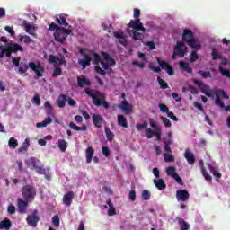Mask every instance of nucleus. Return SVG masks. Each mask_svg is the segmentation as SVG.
<instances>
[{"label": "nucleus", "instance_id": "f257e3e1", "mask_svg": "<svg viewBox=\"0 0 230 230\" xmlns=\"http://www.w3.org/2000/svg\"><path fill=\"white\" fill-rule=\"evenodd\" d=\"M88 55H91V60L93 61V66H95V73H98L101 76H105L107 73H111V66H116V61L107 52L101 53L106 63L102 60L100 54L95 53L93 50H88Z\"/></svg>", "mask_w": 230, "mask_h": 230}, {"label": "nucleus", "instance_id": "f03ea898", "mask_svg": "<svg viewBox=\"0 0 230 230\" xmlns=\"http://www.w3.org/2000/svg\"><path fill=\"white\" fill-rule=\"evenodd\" d=\"M19 52L24 53V48L19 45V43L11 41L6 46H0V58H4V57L10 58V57H12V53L15 54Z\"/></svg>", "mask_w": 230, "mask_h": 230}, {"label": "nucleus", "instance_id": "7ed1b4c3", "mask_svg": "<svg viewBox=\"0 0 230 230\" xmlns=\"http://www.w3.org/2000/svg\"><path fill=\"white\" fill-rule=\"evenodd\" d=\"M85 94L92 98V102L95 107H104L109 109V102L105 101V95L100 92H93V90L86 88L84 90Z\"/></svg>", "mask_w": 230, "mask_h": 230}, {"label": "nucleus", "instance_id": "20e7f679", "mask_svg": "<svg viewBox=\"0 0 230 230\" xmlns=\"http://www.w3.org/2000/svg\"><path fill=\"white\" fill-rule=\"evenodd\" d=\"M48 62L49 64H54V72L52 74L53 78H57L62 75V68L58 67L59 66H67V61H66V58H64V56L58 58L55 55H49Z\"/></svg>", "mask_w": 230, "mask_h": 230}, {"label": "nucleus", "instance_id": "39448f33", "mask_svg": "<svg viewBox=\"0 0 230 230\" xmlns=\"http://www.w3.org/2000/svg\"><path fill=\"white\" fill-rule=\"evenodd\" d=\"M68 35H73V30L71 29V26H69L68 29H66L64 27H58V29L54 32V39L57 42L64 44L66 40H67Z\"/></svg>", "mask_w": 230, "mask_h": 230}, {"label": "nucleus", "instance_id": "423d86ee", "mask_svg": "<svg viewBox=\"0 0 230 230\" xmlns=\"http://www.w3.org/2000/svg\"><path fill=\"white\" fill-rule=\"evenodd\" d=\"M25 163L29 168H31L32 166V168L36 171L37 173H39V175H45L46 179H49V176L46 174V169L42 167V163H40L39 159L31 157Z\"/></svg>", "mask_w": 230, "mask_h": 230}, {"label": "nucleus", "instance_id": "0eeeda50", "mask_svg": "<svg viewBox=\"0 0 230 230\" xmlns=\"http://www.w3.org/2000/svg\"><path fill=\"white\" fill-rule=\"evenodd\" d=\"M22 195L24 200L32 202L33 199L37 196V189L32 185H24L22 190Z\"/></svg>", "mask_w": 230, "mask_h": 230}, {"label": "nucleus", "instance_id": "6e6552de", "mask_svg": "<svg viewBox=\"0 0 230 230\" xmlns=\"http://www.w3.org/2000/svg\"><path fill=\"white\" fill-rule=\"evenodd\" d=\"M186 51H188V47L182 41H177L176 46L174 47V52L172 54V60H175V57H179L180 58H184V55H186Z\"/></svg>", "mask_w": 230, "mask_h": 230}, {"label": "nucleus", "instance_id": "1a4fd4ad", "mask_svg": "<svg viewBox=\"0 0 230 230\" xmlns=\"http://www.w3.org/2000/svg\"><path fill=\"white\" fill-rule=\"evenodd\" d=\"M29 68L33 71L36 75V78H42L44 75V66L40 64V61L38 62H30Z\"/></svg>", "mask_w": 230, "mask_h": 230}, {"label": "nucleus", "instance_id": "9d476101", "mask_svg": "<svg viewBox=\"0 0 230 230\" xmlns=\"http://www.w3.org/2000/svg\"><path fill=\"white\" fill-rule=\"evenodd\" d=\"M79 53L84 57V59H79L78 64L79 66H82L83 69H85V67H89L91 66V54H89V50H79Z\"/></svg>", "mask_w": 230, "mask_h": 230}, {"label": "nucleus", "instance_id": "9b49d317", "mask_svg": "<svg viewBox=\"0 0 230 230\" xmlns=\"http://www.w3.org/2000/svg\"><path fill=\"white\" fill-rule=\"evenodd\" d=\"M194 84L195 85H198V87H199L200 92L203 93L205 96H208V98L213 97V92L211 91V89H209V85L203 84L202 81L197 79H194Z\"/></svg>", "mask_w": 230, "mask_h": 230}, {"label": "nucleus", "instance_id": "f8f14e48", "mask_svg": "<svg viewBox=\"0 0 230 230\" xmlns=\"http://www.w3.org/2000/svg\"><path fill=\"white\" fill-rule=\"evenodd\" d=\"M156 62L160 66L161 69H163V71H166L169 76H173V75H175V70L172 67V66H170L168 62L162 60L161 58H157Z\"/></svg>", "mask_w": 230, "mask_h": 230}, {"label": "nucleus", "instance_id": "ddd939ff", "mask_svg": "<svg viewBox=\"0 0 230 230\" xmlns=\"http://www.w3.org/2000/svg\"><path fill=\"white\" fill-rule=\"evenodd\" d=\"M129 28H133V30H136V31H142L145 33L146 31H150V30H146L145 27H143V22H141V20L139 18H137L136 20H131L128 24Z\"/></svg>", "mask_w": 230, "mask_h": 230}, {"label": "nucleus", "instance_id": "4468645a", "mask_svg": "<svg viewBox=\"0 0 230 230\" xmlns=\"http://www.w3.org/2000/svg\"><path fill=\"white\" fill-rule=\"evenodd\" d=\"M27 224L31 226V227H37V224L40 220V217H39V210H34L31 215H29L26 218Z\"/></svg>", "mask_w": 230, "mask_h": 230}, {"label": "nucleus", "instance_id": "2eb2a0df", "mask_svg": "<svg viewBox=\"0 0 230 230\" xmlns=\"http://www.w3.org/2000/svg\"><path fill=\"white\" fill-rule=\"evenodd\" d=\"M220 98L229 100V96L222 89H218L216 92V105H217L218 107H225L224 102H222V99Z\"/></svg>", "mask_w": 230, "mask_h": 230}, {"label": "nucleus", "instance_id": "dca6fc26", "mask_svg": "<svg viewBox=\"0 0 230 230\" xmlns=\"http://www.w3.org/2000/svg\"><path fill=\"white\" fill-rule=\"evenodd\" d=\"M118 108L124 112V114L128 115L132 112L134 107L132 104L128 103V101L123 100L119 105Z\"/></svg>", "mask_w": 230, "mask_h": 230}, {"label": "nucleus", "instance_id": "f3484780", "mask_svg": "<svg viewBox=\"0 0 230 230\" xmlns=\"http://www.w3.org/2000/svg\"><path fill=\"white\" fill-rule=\"evenodd\" d=\"M176 199L178 202H186L190 200V192H188L186 190H178L176 191Z\"/></svg>", "mask_w": 230, "mask_h": 230}, {"label": "nucleus", "instance_id": "a211bd4d", "mask_svg": "<svg viewBox=\"0 0 230 230\" xmlns=\"http://www.w3.org/2000/svg\"><path fill=\"white\" fill-rule=\"evenodd\" d=\"M29 202H31L30 200L22 199H18L17 206H18V211L22 215H24L26 211H28V204Z\"/></svg>", "mask_w": 230, "mask_h": 230}, {"label": "nucleus", "instance_id": "6ab92c4d", "mask_svg": "<svg viewBox=\"0 0 230 230\" xmlns=\"http://www.w3.org/2000/svg\"><path fill=\"white\" fill-rule=\"evenodd\" d=\"M73 199H75V192L70 190L63 196V204L69 208L73 204Z\"/></svg>", "mask_w": 230, "mask_h": 230}, {"label": "nucleus", "instance_id": "aec40b11", "mask_svg": "<svg viewBox=\"0 0 230 230\" xmlns=\"http://www.w3.org/2000/svg\"><path fill=\"white\" fill-rule=\"evenodd\" d=\"M113 37L119 40V42L121 44V46L126 47L128 44V41L127 40V36H125V33L123 32L114 31Z\"/></svg>", "mask_w": 230, "mask_h": 230}, {"label": "nucleus", "instance_id": "412c9836", "mask_svg": "<svg viewBox=\"0 0 230 230\" xmlns=\"http://www.w3.org/2000/svg\"><path fill=\"white\" fill-rule=\"evenodd\" d=\"M184 157L188 164H190L191 166H193V164H195V161H197V158H195V155H193V153H191L190 149L185 150Z\"/></svg>", "mask_w": 230, "mask_h": 230}, {"label": "nucleus", "instance_id": "4be33fe9", "mask_svg": "<svg viewBox=\"0 0 230 230\" xmlns=\"http://www.w3.org/2000/svg\"><path fill=\"white\" fill-rule=\"evenodd\" d=\"M195 39V34L191 30L184 29L183 34H182V40L184 42H187V44Z\"/></svg>", "mask_w": 230, "mask_h": 230}, {"label": "nucleus", "instance_id": "5701e85b", "mask_svg": "<svg viewBox=\"0 0 230 230\" xmlns=\"http://www.w3.org/2000/svg\"><path fill=\"white\" fill-rule=\"evenodd\" d=\"M93 123L96 128H102L103 127V118L102 115L93 114L92 116Z\"/></svg>", "mask_w": 230, "mask_h": 230}, {"label": "nucleus", "instance_id": "b1692460", "mask_svg": "<svg viewBox=\"0 0 230 230\" xmlns=\"http://www.w3.org/2000/svg\"><path fill=\"white\" fill-rule=\"evenodd\" d=\"M67 95L60 94L56 100V103L59 109H64L66 107V102H67Z\"/></svg>", "mask_w": 230, "mask_h": 230}, {"label": "nucleus", "instance_id": "393cba45", "mask_svg": "<svg viewBox=\"0 0 230 230\" xmlns=\"http://www.w3.org/2000/svg\"><path fill=\"white\" fill-rule=\"evenodd\" d=\"M117 121H118L119 127L128 128V122L127 121V118H125V115L119 114L117 116Z\"/></svg>", "mask_w": 230, "mask_h": 230}, {"label": "nucleus", "instance_id": "a878e982", "mask_svg": "<svg viewBox=\"0 0 230 230\" xmlns=\"http://www.w3.org/2000/svg\"><path fill=\"white\" fill-rule=\"evenodd\" d=\"M22 26L25 28L26 32L29 33V35H35V27L30 24V22L24 20L22 22Z\"/></svg>", "mask_w": 230, "mask_h": 230}, {"label": "nucleus", "instance_id": "bb28decb", "mask_svg": "<svg viewBox=\"0 0 230 230\" xmlns=\"http://www.w3.org/2000/svg\"><path fill=\"white\" fill-rule=\"evenodd\" d=\"M179 65L181 71H186V73H189V75H191V73H193V68L190 66V64L188 62L180 61Z\"/></svg>", "mask_w": 230, "mask_h": 230}, {"label": "nucleus", "instance_id": "cd10ccee", "mask_svg": "<svg viewBox=\"0 0 230 230\" xmlns=\"http://www.w3.org/2000/svg\"><path fill=\"white\" fill-rule=\"evenodd\" d=\"M187 44L188 46H190V48H192V49H196L197 51H199V49H201L202 48V45L200 44V40L195 38Z\"/></svg>", "mask_w": 230, "mask_h": 230}, {"label": "nucleus", "instance_id": "c85d7f7f", "mask_svg": "<svg viewBox=\"0 0 230 230\" xmlns=\"http://www.w3.org/2000/svg\"><path fill=\"white\" fill-rule=\"evenodd\" d=\"M93 157H94V149L92 146H89L86 149V163L90 164L93 162Z\"/></svg>", "mask_w": 230, "mask_h": 230}, {"label": "nucleus", "instance_id": "c756f323", "mask_svg": "<svg viewBox=\"0 0 230 230\" xmlns=\"http://www.w3.org/2000/svg\"><path fill=\"white\" fill-rule=\"evenodd\" d=\"M208 166L210 173H212L214 177H217V179H222V173L217 170V167L211 165V164H208Z\"/></svg>", "mask_w": 230, "mask_h": 230}, {"label": "nucleus", "instance_id": "7c9ffc66", "mask_svg": "<svg viewBox=\"0 0 230 230\" xmlns=\"http://www.w3.org/2000/svg\"><path fill=\"white\" fill-rule=\"evenodd\" d=\"M28 69H30V64L21 62L20 66H18V73L19 75H24L27 73Z\"/></svg>", "mask_w": 230, "mask_h": 230}, {"label": "nucleus", "instance_id": "2f4dec72", "mask_svg": "<svg viewBox=\"0 0 230 230\" xmlns=\"http://www.w3.org/2000/svg\"><path fill=\"white\" fill-rule=\"evenodd\" d=\"M181 230H190V224L181 217H177Z\"/></svg>", "mask_w": 230, "mask_h": 230}, {"label": "nucleus", "instance_id": "473e14b6", "mask_svg": "<svg viewBox=\"0 0 230 230\" xmlns=\"http://www.w3.org/2000/svg\"><path fill=\"white\" fill-rule=\"evenodd\" d=\"M12 227V221L8 218H4L0 222V229L9 230Z\"/></svg>", "mask_w": 230, "mask_h": 230}, {"label": "nucleus", "instance_id": "72a5a7b5", "mask_svg": "<svg viewBox=\"0 0 230 230\" xmlns=\"http://www.w3.org/2000/svg\"><path fill=\"white\" fill-rule=\"evenodd\" d=\"M56 22H58L59 26H65V27L69 26V23L67 22V19H66L64 15H58L56 19Z\"/></svg>", "mask_w": 230, "mask_h": 230}, {"label": "nucleus", "instance_id": "f704fd0d", "mask_svg": "<svg viewBox=\"0 0 230 230\" xmlns=\"http://www.w3.org/2000/svg\"><path fill=\"white\" fill-rule=\"evenodd\" d=\"M30 147V139L26 138L22 143V146L18 148L19 154H22L24 152H28V148Z\"/></svg>", "mask_w": 230, "mask_h": 230}, {"label": "nucleus", "instance_id": "c9c22d12", "mask_svg": "<svg viewBox=\"0 0 230 230\" xmlns=\"http://www.w3.org/2000/svg\"><path fill=\"white\" fill-rule=\"evenodd\" d=\"M154 184L157 190H166V183H164V180L163 179L154 180Z\"/></svg>", "mask_w": 230, "mask_h": 230}, {"label": "nucleus", "instance_id": "e433bc0d", "mask_svg": "<svg viewBox=\"0 0 230 230\" xmlns=\"http://www.w3.org/2000/svg\"><path fill=\"white\" fill-rule=\"evenodd\" d=\"M77 85L78 87H85V85H91V81H89V79H86L85 77H78Z\"/></svg>", "mask_w": 230, "mask_h": 230}, {"label": "nucleus", "instance_id": "4c0bfd02", "mask_svg": "<svg viewBox=\"0 0 230 230\" xmlns=\"http://www.w3.org/2000/svg\"><path fill=\"white\" fill-rule=\"evenodd\" d=\"M201 173L208 182H211L213 181V177H211V175L208 173V171L206 170V167H204V165L201 166Z\"/></svg>", "mask_w": 230, "mask_h": 230}, {"label": "nucleus", "instance_id": "58836bf2", "mask_svg": "<svg viewBox=\"0 0 230 230\" xmlns=\"http://www.w3.org/2000/svg\"><path fill=\"white\" fill-rule=\"evenodd\" d=\"M58 146L61 152H66L67 150V142L64 139H59L58 141Z\"/></svg>", "mask_w": 230, "mask_h": 230}, {"label": "nucleus", "instance_id": "ea45409f", "mask_svg": "<svg viewBox=\"0 0 230 230\" xmlns=\"http://www.w3.org/2000/svg\"><path fill=\"white\" fill-rule=\"evenodd\" d=\"M104 130L107 141H112V139H114V133L111 131V128H109V127H106Z\"/></svg>", "mask_w": 230, "mask_h": 230}, {"label": "nucleus", "instance_id": "a19ab883", "mask_svg": "<svg viewBox=\"0 0 230 230\" xmlns=\"http://www.w3.org/2000/svg\"><path fill=\"white\" fill-rule=\"evenodd\" d=\"M20 42H24L25 44H31V42H33L31 38L28 35H20L19 36Z\"/></svg>", "mask_w": 230, "mask_h": 230}, {"label": "nucleus", "instance_id": "79ce46f5", "mask_svg": "<svg viewBox=\"0 0 230 230\" xmlns=\"http://www.w3.org/2000/svg\"><path fill=\"white\" fill-rule=\"evenodd\" d=\"M70 128H73V130H77V131H85L87 130V127L83 126V127H78L75 122H70L69 124Z\"/></svg>", "mask_w": 230, "mask_h": 230}, {"label": "nucleus", "instance_id": "37998d69", "mask_svg": "<svg viewBox=\"0 0 230 230\" xmlns=\"http://www.w3.org/2000/svg\"><path fill=\"white\" fill-rule=\"evenodd\" d=\"M8 146L10 148H17V146H19V142L14 137H11L8 141Z\"/></svg>", "mask_w": 230, "mask_h": 230}, {"label": "nucleus", "instance_id": "c03bdc74", "mask_svg": "<svg viewBox=\"0 0 230 230\" xmlns=\"http://www.w3.org/2000/svg\"><path fill=\"white\" fill-rule=\"evenodd\" d=\"M166 173L169 177H174L177 172L175 171V167L170 166L166 169Z\"/></svg>", "mask_w": 230, "mask_h": 230}, {"label": "nucleus", "instance_id": "a18cd8bd", "mask_svg": "<svg viewBox=\"0 0 230 230\" xmlns=\"http://www.w3.org/2000/svg\"><path fill=\"white\" fill-rule=\"evenodd\" d=\"M160 119L162 123H164V127H166L167 128H170V127H172V121H170L168 118L161 116Z\"/></svg>", "mask_w": 230, "mask_h": 230}, {"label": "nucleus", "instance_id": "49530a36", "mask_svg": "<svg viewBox=\"0 0 230 230\" xmlns=\"http://www.w3.org/2000/svg\"><path fill=\"white\" fill-rule=\"evenodd\" d=\"M164 159L165 163H173V161H175V157H173V155H170V153L164 154Z\"/></svg>", "mask_w": 230, "mask_h": 230}, {"label": "nucleus", "instance_id": "de8ad7c7", "mask_svg": "<svg viewBox=\"0 0 230 230\" xmlns=\"http://www.w3.org/2000/svg\"><path fill=\"white\" fill-rule=\"evenodd\" d=\"M157 82H158L161 89H168V83H166V81L163 80V78L158 76Z\"/></svg>", "mask_w": 230, "mask_h": 230}, {"label": "nucleus", "instance_id": "09e8293b", "mask_svg": "<svg viewBox=\"0 0 230 230\" xmlns=\"http://www.w3.org/2000/svg\"><path fill=\"white\" fill-rule=\"evenodd\" d=\"M133 39L134 40H143V39H145V35H143L141 32L134 31Z\"/></svg>", "mask_w": 230, "mask_h": 230}, {"label": "nucleus", "instance_id": "8fccbe9b", "mask_svg": "<svg viewBox=\"0 0 230 230\" xmlns=\"http://www.w3.org/2000/svg\"><path fill=\"white\" fill-rule=\"evenodd\" d=\"M198 75H200V76L202 77V78H211V72H209V71H207V72H204V71H202V70H199L198 71Z\"/></svg>", "mask_w": 230, "mask_h": 230}, {"label": "nucleus", "instance_id": "3c124183", "mask_svg": "<svg viewBox=\"0 0 230 230\" xmlns=\"http://www.w3.org/2000/svg\"><path fill=\"white\" fill-rule=\"evenodd\" d=\"M197 60H199V54L194 50L190 53V62L193 64V62H197Z\"/></svg>", "mask_w": 230, "mask_h": 230}, {"label": "nucleus", "instance_id": "603ef678", "mask_svg": "<svg viewBox=\"0 0 230 230\" xmlns=\"http://www.w3.org/2000/svg\"><path fill=\"white\" fill-rule=\"evenodd\" d=\"M154 136H155V131L152 130V128L146 129V137H147V139H152Z\"/></svg>", "mask_w": 230, "mask_h": 230}, {"label": "nucleus", "instance_id": "864d4df0", "mask_svg": "<svg viewBox=\"0 0 230 230\" xmlns=\"http://www.w3.org/2000/svg\"><path fill=\"white\" fill-rule=\"evenodd\" d=\"M137 130L138 132H141V130H144V128H148V122L144 121L142 124H137Z\"/></svg>", "mask_w": 230, "mask_h": 230}, {"label": "nucleus", "instance_id": "5fc2aeb1", "mask_svg": "<svg viewBox=\"0 0 230 230\" xmlns=\"http://www.w3.org/2000/svg\"><path fill=\"white\" fill-rule=\"evenodd\" d=\"M52 224L55 226L57 228L60 227V217L58 216H54L52 217Z\"/></svg>", "mask_w": 230, "mask_h": 230}, {"label": "nucleus", "instance_id": "6e6d98bb", "mask_svg": "<svg viewBox=\"0 0 230 230\" xmlns=\"http://www.w3.org/2000/svg\"><path fill=\"white\" fill-rule=\"evenodd\" d=\"M219 72L221 73V75L223 76H226V78H229L230 79V70H227L224 67H219Z\"/></svg>", "mask_w": 230, "mask_h": 230}, {"label": "nucleus", "instance_id": "4d7b16f0", "mask_svg": "<svg viewBox=\"0 0 230 230\" xmlns=\"http://www.w3.org/2000/svg\"><path fill=\"white\" fill-rule=\"evenodd\" d=\"M150 197H151V194H150V191H148V190H144L142 191L143 200H150Z\"/></svg>", "mask_w": 230, "mask_h": 230}, {"label": "nucleus", "instance_id": "13d9d810", "mask_svg": "<svg viewBox=\"0 0 230 230\" xmlns=\"http://www.w3.org/2000/svg\"><path fill=\"white\" fill-rule=\"evenodd\" d=\"M12 64L14 66V67H19L21 65V57L13 58Z\"/></svg>", "mask_w": 230, "mask_h": 230}, {"label": "nucleus", "instance_id": "bf43d9fd", "mask_svg": "<svg viewBox=\"0 0 230 230\" xmlns=\"http://www.w3.org/2000/svg\"><path fill=\"white\" fill-rule=\"evenodd\" d=\"M219 58H222V57L218 54L217 49H212V60H218Z\"/></svg>", "mask_w": 230, "mask_h": 230}, {"label": "nucleus", "instance_id": "052dcab7", "mask_svg": "<svg viewBox=\"0 0 230 230\" xmlns=\"http://www.w3.org/2000/svg\"><path fill=\"white\" fill-rule=\"evenodd\" d=\"M158 107H159L161 112H166V114H168L170 112V109L167 108V106L165 104L160 103V104H158Z\"/></svg>", "mask_w": 230, "mask_h": 230}, {"label": "nucleus", "instance_id": "680f3d73", "mask_svg": "<svg viewBox=\"0 0 230 230\" xmlns=\"http://www.w3.org/2000/svg\"><path fill=\"white\" fill-rule=\"evenodd\" d=\"M102 152L104 157H109L111 155V149H109L108 146H102Z\"/></svg>", "mask_w": 230, "mask_h": 230}, {"label": "nucleus", "instance_id": "e2e57ef3", "mask_svg": "<svg viewBox=\"0 0 230 230\" xmlns=\"http://www.w3.org/2000/svg\"><path fill=\"white\" fill-rule=\"evenodd\" d=\"M149 69L155 73H161V66H154V63L149 64Z\"/></svg>", "mask_w": 230, "mask_h": 230}, {"label": "nucleus", "instance_id": "0e129e2a", "mask_svg": "<svg viewBox=\"0 0 230 230\" xmlns=\"http://www.w3.org/2000/svg\"><path fill=\"white\" fill-rule=\"evenodd\" d=\"M172 179H174L176 182H178V184H180L181 186L184 185V181H182V178L179 176V173H176Z\"/></svg>", "mask_w": 230, "mask_h": 230}, {"label": "nucleus", "instance_id": "69168bd1", "mask_svg": "<svg viewBox=\"0 0 230 230\" xmlns=\"http://www.w3.org/2000/svg\"><path fill=\"white\" fill-rule=\"evenodd\" d=\"M129 200H131V202H135L136 201V190H131L129 191Z\"/></svg>", "mask_w": 230, "mask_h": 230}, {"label": "nucleus", "instance_id": "338daca9", "mask_svg": "<svg viewBox=\"0 0 230 230\" xmlns=\"http://www.w3.org/2000/svg\"><path fill=\"white\" fill-rule=\"evenodd\" d=\"M132 66H137L139 69H145V63H139L137 60H134Z\"/></svg>", "mask_w": 230, "mask_h": 230}, {"label": "nucleus", "instance_id": "774afa93", "mask_svg": "<svg viewBox=\"0 0 230 230\" xmlns=\"http://www.w3.org/2000/svg\"><path fill=\"white\" fill-rule=\"evenodd\" d=\"M4 30H5V31H7V33H10V35H12V37H13L15 35V31H13V28H12L10 26H5Z\"/></svg>", "mask_w": 230, "mask_h": 230}]
</instances>
